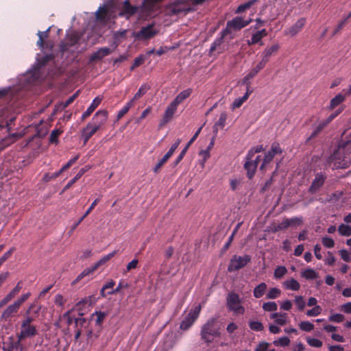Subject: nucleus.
<instances>
[{
    "mask_svg": "<svg viewBox=\"0 0 351 351\" xmlns=\"http://www.w3.org/2000/svg\"><path fill=\"white\" fill-rule=\"evenodd\" d=\"M252 22V19L244 20L241 16H236L232 20L227 22L226 27L221 32V36L217 38L212 43L210 48V55L217 51V54L222 53L225 51L226 47L223 45L224 38L228 34H231L232 30L238 31L246 27Z\"/></svg>",
    "mask_w": 351,
    "mask_h": 351,
    "instance_id": "1",
    "label": "nucleus"
},
{
    "mask_svg": "<svg viewBox=\"0 0 351 351\" xmlns=\"http://www.w3.org/2000/svg\"><path fill=\"white\" fill-rule=\"evenodd\" d=\"M221 335L220 327L217 324V319L211 317L203 324L200 331V336L202 341L207 344L212 343L215 337Z\"/></svg>",
    "mask_w": 351,
    "mask_h": 351,
    "instance_id": "2",
    "label": "nucleus"
},
{
    "mask_svg": "<svg viewBox=\"0 0 351 351\" xmlns=\"http://www.w3.org/2000/svg\"><path fill=\"white\" fill-rule=\"evenodd\" d=\"M227 307L229 311H232L235 315L244 314L245 309L241 305V299L239 295L235 292H230L226 297Z\"/></svg>",
    "mask_w": 351,
    "mask_h": 351,
    "instance_id": "3",
    "label": "nucleus"
},
{
    "mask_svg": "<svg viewBox=\"0 0 351 351\" xmlns=\"http://www.w3.org/2000/svg\"><path fill=\"white\" fill-rule=\"evenodd\" d=\"M201 308L202 306L200 304H198L195 307L191 308L181 322L180 328L182 330H189L199 317Z\"/></svg>",
    "mask_w": 351,
    "mask_h": 351,
    "instance_id": "4",
    "label": "nucleus"
},
{
    "mask_svg": "<svg viewBox=\"0 0 351 351\" xmlns=\"http://www.w3.org/2000/svg\"><path fill=\"white\" fill-rule=\"evenodd\" d=\"M251 261V257L249 255L243 256L234 255L230 259L228 270L230 272L237 271L244 267Z\"/></svg>",
    "mask_w": 351,
    "mask_h": 351,
    "instance_id": "5",
    "label": "nucleus"
},
{
    "mask_svg": "<svg viewBox=\"0 0 351 351\" xmlns=\"http://www.w3.org/2000/svg\"><path fill=\"white\" fill-rule=\"evenodd\" d=\"M38 335L37 326L34 324H21L20 331L16 334V338L25 341L27 339H32Z\"/></svg>",
    "mask_w": 351,
    "mask_h": 351,
    "instance_id": "6",
    "label": "nucleus"
},
{
    "mask_svg": "<svg viewBox=\"0 0 351 351\" xmlns=\"http://www.w3.org/2000/svg\"><path fill=\"white\" fill-rule=\"evenodd\" d=\"M23 340L19 339L17 338L16 340L11 336L8 337V341L4 343V346L3 347V351H25L26 346L23 343Z\"/></svg>",
    "mask_w": 351,
    "mask_h": 351,
    "instance_id": "7",
    "label": "nucleus"
},
{
    "mask_svg": "<svg viewBox=\"0 0 351 351\" xmlns=\"http://www.w3.org/2000/svg\"><path fill=\"white\" fill-rule=\"evenodd\" d=\"M81 38V35L77 32H73L66 35V41L62 42L60 46V51L64 53L70 47L75 45Z\"/></svg>",
    "mask_w": 351,
    "mask_h": 351,
    "instance_id": "8",
    "label": "nucleus"
},
{
    "mask_svg": "<svg viewBox=\"0 0 351 351\" xmlns=\"http://www.w3.org/2000/svg\"><path fill=\"white\" fill-rule=\"evenodd\" d=\"M158 31L154 29V24H149L145 27H142L141 30L136 33V36L139 39H150L154 37Z\"/></svg>",
    "mask_w": 351,
    "mask_h": 351,
    "instance_id": "9",
    "label": "nucleus"
},
{
    "mask_svg": "<svg viewBox=\"0 0 351 351\" xmlns=\"http://www.w3.org/2000/svg\"><path fill=\"white\" fill-rule=\"evenodd\" d=\"M108 119V112L105 110H98L93 116L92 119V123L95 125L97 128H99L104 125Z\"/></svg>",
    "mask_w": 351,
    "mask_h": 351,
    "instance_id": "10",
    "label": "nucleus"
},
{
    "mask_svg": "<svg viewBox=\"0 0 351 351\" xmlns=\"http://www.w3.org/2000/svg\"><path fill=\"white\" fill-rule=\"evenodd\" d=\"M178 106L173 101L171 102L165 110V114L160 123V126L167 124L171 121L177 110Z\"/></svg>",
    "mask_w": 351,
    "mask_h": 351,
    "instance_id": "11",
    "label": "nucleus"
},
{
    "mask_svg": "<svg viewBox=\"0 0 351 351\" xmlns=\"http://www.w3.org/2000/svg\"><path fill=\"white\" fill-rule=\"evenodd\" d=\"M19 309L20 307L15 302L10 304L2 313L1 319L5 322L10 321L18 313Z\"/></svg>",
    "mask_w": 351,
    "mask_h": 351,
    "instance_id": "12",
    "label": "nucleus"
},
{
    "mask_svg": "<svg viewBox=\"0 0 351 351\" xmlns=\"http://www.w3.org/2000/svg\"><path fill=\"white\" fill-rule=\"evenodd\" d=\"M326 180V177L321 174L317 173L315 179L313 180L311 185L308 188V191L312 193H315L321 189Z\"/></svg>",
    "mask_w": 351,
    "mask_h": 351,
    "instance_id": "13",
    "label": "nucleus"
},
{
    "mask_svg": "<svg viewBox=\"0 0 351 351\" xmlns=\"http://www.w3.org/2000/svg\"><path fill=\"white\" fill-rule=\"evenodd\" d=\"M306 19L301 18L295 23H294L290 28L285 30V35L294 36L300 32L306 25Z\"/></svg>",
    "mask_w": 351,
    "mask_h": 351,
    "instance_id": "14",
    "label": "nucleus"
},
{
    "mask_svg": "<svg viewBox=\"0 0 351 351\" xmlns=\"http://www.w3.org/2000/svg\"><path fill=\"white\" fill-rule=\"evenodd\" d=\"M99 130L92 123H88L86 128L83 130L82 136L84 140V143H86L89 139Z\"/></svg>",
    "mask_w": 351,
    "mask_h": 351,
    "instance_id": "15",
    "label": "nucleus"
},
{
    "mask_svg": "<svg viewBox=\"0 0 351 351\" xmlns=\"http://www.w3.org/2000/svg\"><path fill=\"white\" fill-rule=\"evenodd\" d=\"M102 101V97L98 96L96 97L92 101L91 104L87 108V110L82 114L81 117L82 121H84L86 118H88L98 107V106L101 104Z\"/></svg>",
    "mask_w": 351,
    "mask_h": 351,
    "instance_id": "16",
    "label": "nucleus"
},
{
    "mask_svg": "<svg viewBox=\"0 0 351 351\" xmlns=\"http://www.w3.org/2000/svg\"><path fill=\"white\" fill-rule=\"evenodd\" d=\"M257 165L252 162V159H248V155H246L244 168L247 171V176L249 179H252L256 172Z\"/></svg>",
    "mask_w": 351,
    "mask_h": 351,
    "instance_id": "17",
    "label": "nucleus"
},
{
    "mask_svg": "<svg viewBox=\"0 0 351 351\" xmlns=\"http://www.w3.org/2000/svg\"><path fill=\"white\" fill-rule=\"evenodd\" d=\"M265 65L266 64L263 62H259L257 65L252 69L243 78V83L248 84L247 82L250 80L254 78L257 75V73L265 66Z\"/></svg>",
    "mask_w": 351,
    "mask_h": 351,
    "instance_id": "18",
    "label": "nucleus"
},
{
    "mask_svg": "<svg viewBox=\"0 0 351 351\" xmlns=\"http://www.w3.org/2000/svg\"><path fill=\"white\" fill-rule=\"evenodd\" d=\"M191 9L186 8L182 1L178 0L173 3L171 7V12L175 14H182L183 12L187 13L190 12Z\"/></svg>",
    "mask_w": 351,
    "mask_h": 351,
    "instance_id": "19",
    "label": "nucleus"
},
{
    "mask_svg": "<svg viewBox=\"0 0 351 351\" xmlns=\"http://www.w3.org/2000/svg\"><path fill=\"white\" fill-rule=\"evenodd\" d=\"M326 126V122H324L323 121H319L312 125L313 132L311 135L308 136V141L310 139H313L316 138L322 130Z\"/></svg>",
    "mask_w": 351,
    "mask_h": 351,
    "instance_id": "20",
    "label": "nucleus"
},
{
    "mask_svg": "<svg viewBox=\"0 0 351 351\" xmlns=\"http://www.w3.org/2000/svg\"><path fill=\"white\" fill-rule=\"evenodd\" d=\"M279 49L278 45H274L271 47H267L262 53V60L265 64L269 62V58L276 53Z\"/></svg>",
    "mask_w": 351,
    "mask_h": 351,
    "instance_id": "21",
    "label": "nucleus"
},
{
    "mask_svg": "<svg viewBox=\"0 0 351 351\" xmlns=\"http://www.w3.org/2000/svg\"><path fill=\"white\" fill-rule=\"evenodd\" d=\"M112 50L108 47H102L98 49L96 52L93 53L90 56V61H96L101 60L104 57L111 53Z\"/></svg>",
    "mask_w": 351,
    "mask_h": 351,
    "instance_id": "22",
    "label": "nucleus"
},
{
    "mask_svg": "<svg viewBox=\"0 0 351 351\" xmlns=\"http://www.w3.org/2000/svg\"><path fill=\"white\" fill-rule=\"evenodd\" d=\"M252 90H250L249 84H247L246 93H245V95L243 97L237 98L234 101V102L232 104V109L240 108L242 106V104L245 101L247 100V99L249 98L250 95L252 93Z\"/></svg>",
    "mask_w": 351,
    "mask_h": 351,
    "instance_id": "23",
    "label": "nucleus"
},
{
    "mask_svg": "<svg viewBox=\"0 0 351 351\" xmlns=\"http://www.w3.org/2000/svg\"><path fill=\"white\" fill-rule=\"evenodd\" d=\"M99 198L95 199V201L91 204L90 207L85 212V213H84V215L79 219V220L73 225L71 228V231H73L80 224V223L91 213V211L95 208V207L99 202Z\"/></svg>",
    "mask_w": 351,
    "mask_h": 351,
    "instance_id": "24",
    "label": "nucleus"
},
{
    "mask_svg": "<svg viewBox=\"0 0 351 351\" xmlns=\"http://www.w3.org/2000/svg\"><path fill=\"white\" fill-rule=\"evenodd\" d=\"M23 282L22 281L18 282L16 287L3 299V302H9L11 301L16 295H18L20 291L22 289Z\"/></svg>",
    "mask_w": 351,
    "mask_h": 351,
    "instance_id": "25",
    "label": "nucleus"
},
{
    "mask_svg": "<svg viewBox=\"0 0 351 351\" xmlns=\"http://www.w3.org/2000/svg\"><path fill=\"white\" fill-rule=\"evenodd\" d=\"M267 289V285L265 282H261L255 288L253 291V295L255 298H261L264 295V294L266 293V291Z\"/></svg>",
    "mask_w": 351,
    "mask_h": 351,
    "instance_id": "26",
    "label": "nucleus"
},
{
    "mask_svg": "<svg viewBox=\"0 0 351 351\" xmlns=\"http://www.w3.org/2000/svg\"><path fill=\"white\" fill-rule=\"evenodd\" d=\"M89 166H85L84 167L80 169L76 176L71 179L67 184L64 186V190L69 189L77 180H78L88 169Z\"/></svg>",
    "mask_w": 351,
    "mask_h": 351,
    "instance_id": "27",
    "label": "nucleus"
},
{
    "mask_svg": "<svg viewBox=\"0 0 351 351\" xmlns=\"http://www.w3.org/2000/svg\"><path fill=\"white\" fill-rule=\"evenodd\" d=\"M192 93V89L188 88L184 90L181 93H180L176 98L173 100L174 103H176L178 106L181 104L184 99L188 98L191 94Z\"/></svg>",
    "mask_w": 351,
    "mask_h": 351,
    "instance_id": "28",
    "label": "nucleus"
},
{
    "mask_svg": "<svg viewBox=\"0 0 351 351\" xmlns=\"http://www.w3.org/2000/svg\"><path fill=\"white\" fill-rule=\"evenodd\" d=\"M149 88V86L147 85L146 84H142L139 89L138 90V91L136 92V93L134 95V96L130 101H132V104L134 105V101L141 98Z\"/></svg>",
    "mask_w": 351,
    "mask_h": 351,
    "instance_id": "29",
    "label": "nucleus"
},
{
    "mask_svg": "<svg viewBox=\"0 0 351 351\" xmlns=\"http://www.w3.org/2000/svg\"><path fill=\"white\" fill-rule=\"evenodd\" d=\"M117 253V250H114L111 253L103 256L101 259H99L97 263H95L94 269L97 270L100 266L104 265L108 261H110L112 257H114Z\"/></svg>",
    "mask_w": 351,
    "mask_h": 351,
    "instance_id": "30",
    "label": "nucleus"
},
{
    "mask_svg": "<svg viewBox=\"0 0 351 351\" xmlns=\"http://www.w3.org/2000/svg\"><path fill=\"white\" fill-rule=\"evenodd\" d=\"M287 314L284 313H274L271 314V318L274 319L275 320V322L277 324H279L280 326H284L286 324V319H287Z\"/></svg>",
    "mask_w": 351,
    "mask_h": 351,
    "instance_id": "31",
    "label": "nucleus"
},
{
    "mask_svg": "<svg viewBox=\"0 0 351 351\" xmlns=\"http://www.w3.org/2000/svg\"><path fill=\"white\" fill-rule=\"evenodd\" d=\"M285 289L297 291L300 289V283L295 279L291 278L283 282Z\"/></svg>",
    "mask_w": 351,
    "mask_h": 351,
    "instance_id": "32",
    "label": "nucleus"
},
{
    "mask_svg": "<svg viewBox=\"0 0 351 351\" xmlns=\"http://www.w3.org/2000/svg\"><path fill=\"white\" fill-rule=\"evenodd\" d=\"M345 99L346 95H343L342 94H338L333 99H331L329 108L330 110L334 109L335 107H337L338 105L342 103L345 100Z\"/></svg>",
    "mask_w": 351,
    "mask_h": 351,
    "instance_id": "33",
    "label": "nucleus"
},
{
    "mask_svg": "<svg viewBox=\"0 0 351 351\" xmlns=\"http://www.w3.org/2000/svg\"><path fill=\"white\" fill-rule=\"evenodd\" d=\"M95 270L94 269V267L92 266L91 267L86 268L82 273H80L77 277L74 280L73 282V284H76L81 280H82L84 277L90 275V274L93 273Z\"/></svg>",
    "mask_w": 351,
    "mask_h": 351,
    "instance_id": "34",
    "label": "nucleus"
},
{
    "mask_svg": "<svg viewBox=\"0 0 351 351\" xmlns=\"http://www.w3.org/2000/svg\"><path fill=\"white\" fill-rule=\"evenodd\" d=\"M257 0H250L247 2H245V3H243L238 6L237 8L235 13L240 14L243 12H245L246 10L251 8L252 5H253Z\"/></svg>",
    "mask_w": 351,
    "mask_h": 351,
    "instance_id": "35",
    "label": "nucleus"
},
{
    "mask_svg": "<svg viewBox=\"0 0 351 351\" xmlns=\"http://www.w3.org/2000/svg\"><path fill=\"white\" fill-rule=\"evenodd\" d=\"M249 327L253 331L261 332L264 330L263 324L259 321L250 320Z\"/></svg>",
    "mask_w": 351,
    "mask_h": 351,
    "instance_id": "36",
    "label": "nucleus"
},
{
    "mask_svg": "<svg viewBox=\"0 0 351 351\" xmlns=\"http://www.w3.org/2000/svg\"><path fill=\"white\" fill-rule=\"evenodd\" d=\"M54 58L53 54H47L38 60V66L39 68L45 66L49 61Z\"/></svg>",
    "mask_w": 351,
    "mask_h": 351,
    "instance_id": "37",
    "label": "nucleus"
},
{
    "mask_svg": "<svg viewBox=\"0 0 351 351\" xmlns=\"http://www.w3.org/2000/svg\"><path fill=\"white\" fill-rule=\"evenodd\" d=\"M281 294V290L278 288H271L266 295L267 299H276L280 297Z\"/></svg>",
    "mask_w": 351,
    "mask_h": 351,
    "instance_id": "38",
    "label": "nucleus"
},
{
    "mask_svg": "<svg viewBox=\"0 0 351 351\" xmlns=\"http://www.w3.org/2000/svg\"><path fill=\"white\" fill-rule=\"evenodd\" d=\"M132 101H128L119 112L117 114V120L121 119L125 114L128 113L129 110L133 106Z\"/></svg>",
    "mask_w": 351,
    "mask_h": 351,
    "instance_id": "39",
    "label": "nucleus"
},
{
    "mask_svg": "<svg viewBox=\"0 0 351 351\" xmlns=\"http://www.w3.org/2000/svg\"><path fill=\"white\" fill-rule=\"evenodd\" d=\"M123 8L125 13L130 15L134 14L136 12V8L132 6L128 0H125L123 3Z\"/></svg>",
    "mask_w": 351,
    "mask_h": 351,
    "instance_id": "40",
    "label": "nucleus"
},
{
    "mask_svg": "<svg viewBox=\"0 0 351 351\" xmlns=\"http://www.w3.org/2000/svg\"><path fill=\"white\" fill-rule=\"evenodd\" d=\"M338 232L342 236L349 237L351 235V227L348 225L341 224L339 226Z\"/></svg>",
    "mask_w": 351,
    "mask_h": 351,
    "instance_id": "41",
    "label": "nucleus"
},
{
    "mask_svg": "<svg viewBox=\"0 0 351 351\" xmlns=\"http://www.w3.org/2000/svg\"><path fill=\"white\" fill-rule=\"evenodd\" d=\"M263 309L265 311L273 312L278 309V305L275 302H267L263 304Z\"/></svg>",
    "mask_w": 351,
    "mask_h": 351,
    "instance_id": "42",
    "label": "nucleus"
},
{
    "mask_svg": "<svg viewBox=\"0 0 351 351\" xmlns=\"http://www.w3.org/2000/svg\"><path fill=\"white\" fill-rule=\"evenodd\" d=\"M274 156H275V155L272 154V153L270 151H269L267 153H266L264 156V158H263V160L261 165L260 169L261 170H263L265 169V166L273 160Z\"/></svg>",
    "mask_w": 351,
    "mask_h": 351,
    "instance_id": "43",
    "label": "nucleus"
},
{
    "mask_svg": "<svg viewBox=\"0 0 351 351\" xmlns=\"http://www.w3.org/2000/svg\"><path fill=\"white\" fill-rule=\"evenodd\" d=\"M95 315H96V317H97V319L95 321L96 324L97 326H101L105 317H106L107 314L105 312L96 311L94 313H93V315H92L93 317Z\"/></svg>",
    "mask_w": 351,
    "mask_h": 351,
    "instance_id": "44",
    "label": "nucleus"
},
{
    "mask_svg": "<svg viewBox=\"0 0 351 351\" xmlns=\"http://www.w3.org/2000/svg\"><path fill=\"white\" fill-rule=\"evenodd\" d=\"M287 269L285 267L278 266L274 270V277L277 279L281 278L287 274Z\"/></svg>",
    "mask_w": 351,
    "mask_h": 351,
    "instance_id": "45",
    "label": "nucleus"
},
{
    "mask_svg": "<svg viewBox=\"0 0 351 351\" xmlns=\"http://www.w3.org/2000/svg\"><path fill=\"white\" fill-rule=\"evenodd\" d=\"M262 38L263 37L256 32L252 35L251 39L247 41V43L249 45H252L260 43L261 45H263Z\"/></svg>",
    "mask_w": 351,
    "mask_h": 351,
    "instance_id": "46",
    "label": "nucleus"
},
{
    "mask_svg": "<svg viewBox=\"0 0 351 351\" xmlns=\"http://www.w3.org/2000/svg\"><path fill=\"white\" fill-rule=\"evenodd\" d=\"M226 119H227L226 112H223L221 113L219 120L215 124V128L219 127L220 128H223L226 125ZM217 130V128H216V130Z\"/></svg>",
    "mask_w": 351,
    "mask_h": 351,
    "instance_id": "47",
    "label": "nucleus"
},
{
    "mask_svg": "<svg viewBox=\"0 0 351 351\" xmlns=\"http://www.w3.org/2000/svg\"><path fill=\"white\" fill-rule=\"evenodd\" d=\"M290 343V339L287 337H282L278 340L274 341V344L276 346H287Z\"/></svg>",
    "mask_w": 351,
    "mask_h": 351,
    "instance_id": "48",
    "label": "nucleus"
},
{
    "mask_svg": "<svg viewBox=\"0 0 351 351\" xmlns=\"http://www.w3.org/2000/svg\"><path fill=\"white\" fill-rule=\"evenodd\" d=\"M145 56L141 55V56H139L138 57H136L134 60V62L132 63L131 67H130V70H134V69H136V67L141 66V64H143L145 62Z\"/></svg>",
    "mask_w": 351,
    "mask_h": 351,
    "instance_id": "49",
    "label": "nucleus"
},
{
    "mask_svg": "<svg viewBox=\"0 0 351 351\" xmlns=\"http://www.w3.org/2000/svg\"><path fill=\"white\" fill-rule=\"evenodd\" d=\"M263 151V145H258L256 147L252 148L247 155H248V159H252V158L254 157V154L256 153H259Z\"/></svg>",
    "mask_w": 351,
    "mask_h": 351,
    "instance_id": "50",
    "label": "nucleus"
},
{
    "mask_svg": "<svg viewBox=\"0 0 351 351\" xmlns=\"http://www.w3.org/2000/svg\"><path fill=\"white\" fill-rule=\"evenodd\" d=\"M15 251V247H11L8 252H6L1 258H0V267L2 264L6 261Z\"/></svg>",
    "mask_w": 351,
    "mask_h": 351,
    "instance_id": "51",
    "label": "nucleus"
},
{
    "mask_svg": "<svg viewBox=\"0 0 351 351\" xmlns=\"http://www.w3.org/2000/svg\"><path fill=\"white\" fill-rule=\"evenodd\" d=\"M31 293L27 292L25 294H23L20 298H19L14 302L21 308V305L30 297Z\"/></svg>",
    "mask_w": 351,
    "mask_h": 351,
    "instance_id": "52",
    "label": "nucleus"
},
{
    "mask_svg": "<svg viewBox=\"0 0 351 351\" xmlns=\"http://www.w3.org/2000/svg\"><path fill=\"white\" fill-rule=\"evenodd\" d=\"M269 151L272 153V154H274L275 156L278 154H281L282 152L280 144L277 142H274L272 143L271 149Z\"/></svg>",
    "mask_w": 351,
    "mask_h": 351,
    "instance_id": "53",
    "label": "nucleus"
},
{
    "mask_svg": "<svg viewBox=\"0 0 351 351\" xmlns=\"http://www.w3.org/2000/svg\"><path fill=\"white\" fill-rule=\"evenodd\" d=\"M295 303L300 311L304 310L305 307V302L302 296H296L295 298Z\"/></svg>",
    "mask_w": 351,
    "mask_h": 351,
    "instance_id": "54",
    "label": "nucleus"
},
{
    "mask_svg": "<svg viewBox=\"0 0 351 351\" xmlns=\"http://www.w3.org/2000/svg\"><path fill=\"white\" fill-rule=\"evenodd\" d=\"M35 320V317L30 315V313H27L25 312L23 319L21 321V324H32V322Z\"/></svg>",
    "mask_w": 351,
    "mask_h": 351,
    "instance_id": "55",
    "label": "nucleus"
},
{
    "mask_svg": "<svg viewBox=\"0 0 351 351\" xmlns=\"http://www.w3.org/2000/svg\"><path fill=\"white\" fill-rule=\"evenodd\" d=\"M85 304H88V305H90L91 304V297H88V298H83L82 300H81L80 301H79L75 306L78 308V310L81 311L82 310V306H84Z\"/></svg>",
    "mask_w": 351,
    "mask_h": 351,
    "instance_id": "56",
    "label": "nucleus"
},
{
    "mask_svg": "<svg viewBox=\"0 0 351 351\" xmlns=\"http://www.w3.org/2000/svg\"><path fill=\"white\" fill-rule=\"evenodd\" d=\"M162 0H145L144 1V5L146 9L151 10L154 8L155 5L162 1Z\"/></svg>",
    "mask_w": 351,
    "mask_h": 351,
    "instance_id": "57",
    "label": "nucleus"
},
{
    "mask_svg": "<svg viewBox=\"0 0 351 351\" xmlns=\"http://www.w3.org/2000/svg\"><path fill=\"white\" fill-rule=\"evenodd\" d=\"M79 95V90L75 93L73 95L69 97L64 103H63V108H65L67 106H69L70 104H71L75 99L78 97Z\"/></svg>",
    "mask_w": 351,
    "mask_h": 351,
    "instance_id": "58",
    "label": "nucleus"
},
{
    "mask_svg": "<svg viewBox=\"0 0 351 351\" xmlns=\"http://www.w3.org/2000/svg\"><path fill=\"white\" fill-rule=\"evenodd\" d=\"M202 129V126L200 127L197 131L194 134V135L193 136V137L190 139V141L188 142V143L186 145V146L184 147V149H186L187 151L189 148V147L193 144V143L196 140V138H197V136H199V134H200L201 132V130Z\"/></svg>",
    "mask_w": 351,
    "mask_h": 351,
    "instance_id": "59",
    "label": "nucleus"
},
{
    "mask_svg": "<svg viewBox=\"0 0 351 351\" xmlns=\"http://www.w3.org/2000/svg\"><path fill=\"white\" fill-rule=\"evenodd\" d=\"M329 320L334 322H341L344 320V316L340 313H336L329 317Z\"/></svg>",
    "mask_w": 351,
    "mask_h": 351,
    "instance_id": "60",
    "label": "nucleus"
},
{
    "mask_svg": "<svg viewBox=\"0 0 351 351\" xmlns=\"http://www.w3.org/2000/svg\"><path fill=\"white\" fill-rule=\"evenodd\" d=\"M323 245L328 248L333 247L335 245L334 240L329 237H324L322 239Z\"/></svg>",
    "mask_w": 351,
    "mask_h": 351,
    "instance_id": "61",
    "label": "nucleus"
},
{
    "mask_svg": "<svg viewBox=\"0 0 351 351\" xmlns=\"http://www.w3.org/2000/svg\"><path fill=\"white\" fill-rule=\"evenodd\" d=\"M340 256L341 258L346 262H350L351 257L350 256L349 252L346 250H341L339 251Z\"/></svg>",
    "mask_w": 351,
    "mask_h": 351,
    "instance_id": "62",
    "label": "nucleus"
},
{
    "mask_svg": "<svg viewBox=\"0 0 351 351\" xmlns=\"http://www.w3.org/2000/svg\"><path fill=\"white\" fill-rule=\"evenodd\" d=\"M107 10L105 8L99 7L98 10L96 12V17L97 19H103L105 17V15L106 14Z\"/></svg>",
    "mask_w": 351,
    "mask_h": 351,
    "instance_id": "63",
    "label": "nucleus"
},
{
    "mask_svg": "<svg viewBox=\"0 0 351 351\" xmlns=\"http://www.w3.org/2000/svg\"><path fill=\"white\" fill-rule=\"evenodd\" d=\"M269 344L267 342H261L260 343L256 348V351H267Z\"/></svg>",
    "mask_w": 351,
    "mask_h": 351,
    "instance_id": "64",
    "label": "nucleus"
}]
</instances>
